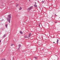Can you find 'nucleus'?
<instances>
[{"instance_id": "obj_16", "label": "nucleus", "mask_w": 60, "mask_h": 60, "mask_svg": "<svg viewBox=\"0 0 60 60\" xmlns=\"http://www.w3.org/2000/svg\"><path fill=\"white\" fill-rule=\"evenodd\" d=\"M42 3H44V1H42Z\"/></svg>"}, {"instance_id": "obj_27", "label": "nucleus", "mask_w": 60, "mask_h": 60, "mask_svg": "<svg viewBox=\"0 0 60 60\" xmlns=\"http://www.w3.org/2000/svg\"><path fill=\"white\" fill-rule=\"evenodd\" d=\"M35 4H36V3L35 2Z\"/></svg>"}, {"instance_id": "obj_11", "label": "nucleus", "mask_w": 60, "mask_h": 60, "mask_svg": "<svg viewBox=\"0 0 60 60\" xmlns=\"http://www.w3.org/2000/svg\"><path fill=\"white\" fill-rule=\"evenodd\" d=\"M34 6L35 7H37V5L36 4H35L34 5Z\"/></svg>"}, {"instance_id": "obj_14", "label": "nucleus", "mask_w": 60, "mask_h": 60, "mask_svg": "<svg viewBox=\"0 0 60 60\" xmlns=\"http://www.w3.org/2000/svg\"><path fill=\"white\" fill-rule=\"evenodd\" d=\"M19 5V4H16V7H18V6Z\"/></svg>"}, {"instance_id": "obj_29", "label": "nucleus", "mask_w": 60, "mask_h": 60, "mask_svg": "<svg viewBox=\"0 0 60 60\" xmlns=\"http://www.w3.org/2000/svg\"><path fill=\"white\" fill-rule=\"evenodd\" d=\"M29 1H30V0H29Z\"/></svg>"}, {"instance_id": "obj_3", "label": "nucleus", "mask_w": 60, "mask_h": 60, "mask_svg": "<svg viewBox=\"0 0 60 60\" xmlns=\"http://www.w3.org/2000/svg\"><path fill=\"white\" fill-rule=\"evenodd\" d=\"M33 6H32L30 7L29 8H28L30 9V10H31V9H33Z\"/></svg>"}, {"instance_id": "obj_9", "label": "nucleus", "mask_w": 60, "mask_h": 60, "mask_svg": "<svg viewBox=\"0 0 60 60\" xmlns=\"http://www.w3.org/2000/svg\"><path fill=\"white\" fill-rule=\"evenodd\" d=\"M20 34H23V32H22L21 31H20Z\"/></svg>"}, {"instance_id": "obj_8", "label": "nucleus", "mask_w": 60, "mask_h": 60, "mask_svg": "<svg viewBox=\"0 0 60 60\" xmlns=\"http://www.w3.org/2000/svg\"><path fill=\"white\" fill-rule=\"evenodd\" d=\"M58 41H59V40L58 39H57V44H58Z\"/></svg>"}, {"instance_id": "obj_5", "label": "nucleus", "mask_w": 60, "mask_h": 60, "mask_svg": "<svg viewBox=\"0 0 60 60\" xmlns=\"http://www.w3.org/2000/svg\"><path fill=\"white\" fill-rule=\"evenodd\" d=\"M5 36H6V34H4V35L2 37L3 38H4V37H5Z\"/></svg>"}, {"instance_id": "obj_18", "label": "nucleus", "mask_w": 60, "mask_h": 60, "mask_svg": "<svg viewBox=\"0 0 60 60\" xmlns=\"http://www.w3.org/2000/svg\"><path fill=\"white\" fill-rule=\"evenodd\" d=\"M13 44H11V46H13Z\"/></svg>"}, {"instance_id": "obj_13", "label": "nucleus", "mask_w": 60, "mask_h": 60, "mask_svg": "<svg viewBox=\"0 0 60 60\" xmlns=\"http://www.w3.org/2000/svg\"><path fill=\"white\" fill-rule=\"evenodd\" d=\"M40 24H41V23H39V24L38 25L39 27H40Z\"/></svg>"}, {"instance_id": "obj_6", "label": "nucleus", "mask_w": 60, "mask_h": 60, "mask_svg": "<svg viewBox=\"0 0 60 60\" xmlns=\"http://www.w3.org/2000/svg\"><path fill=\"white\" fill-rule=\"evenodd\" d=\"M30 11V9H29V8H28L27 9V11L28 12H29Z\"/></svg>"}, {"instance_id": "obj_7", "label": "nucleus", "mask_w": 60, "mask_h": 60, "mask_svg": "<svg viewBox=\"0 0 60 60\" xmlns=\"http://www.w3.org/2000/svg\"><path fill=\"white\" fill-rule=\"evenodd\" d=\"M25 38H29V37H27V36H26V35L25 36Z\"/></svg>"}, {"instance_id": "obj_1", "label": "nucleus", "mask_w": 60, "mask_h": 60, "mask_svg": "<svg viewBox=\"0 0 60 60\" xmlns=\"http://www.w3.org/2000/svg\"><path fill=\"white\" fill-rule=\"evenodd\" d=\"M7 20L8 21V22H9V23H10V21H11V19H10L8 18Z\"/></svg>"}, {"instance_id": "obj_26", "label": "nucleus", "mask_w": 60, "mask_h": 60, "mask_svg": "<svg viewBox=\"0 0 60 60\" xmlns=\"http://www.w3.org/2000/svg\"><path fill=\"white\" fill-rule=\"evenodd\" d=\"M39 38H40V39H41L40 38V37H39Z\"/></svg>"}, {"instance_id": "obj_20", "label": "nucleus", "mask_w": 60, "mask_h": 60, "mask_svg": "<svg viewBox=\"0 0 60 60\" xmlns=\"http://www.w3.org/2000/svg\"><path fill=\"white\" fill-rule=\"evenodd\" d=\"M2 20H0V21H3V20H4V19H2Z\"/></svg>"}, {"instance_id": "obj_23", "label": "nucleus", "mask_w": 60, "mask_h": 60, "mask_svg": "<svg viewBox=\"0 0 60 60\" xmlns=\"http://www.w3.org/2000/svg\"><path fill=\"white\" fill-rule=\"evenodd\" d=\"M1 41L0 40V42H1Z\"/></svg>"}, {"instance_id": "obj_10", "label": "nucleus", "mask_w": 60, "mask_h": 60, "mask_svg": "<svg viewBox=\"0 0 60 60\" xmlns=\"http://www.w3.org/2000/svg\"><path fill=\"white\" fill-rule=\"evenodd\" d=\"M5 26L6 28H7V26H8V25L7 24H5Z\"/></svg>"}, {"instance_id": "obj_22", "label": "nucleus", "mask_w": 60, "mask_h": 60, "mask_svg": "<svg viewBox=\"0 0 60 60\" xmlns=\"http://www.w3.org/2000/svg\"><path fill=\"white\" fill-rule=\"evenodd\" d=\"M57 22H55V23H56Z\"/></svg>"}, {"instance_id": "obj_28", "label": "nucleus", "mask_w": 60, "mask_h": 60, "mask_svg": "<svg viewBox=\"0 0 60 60\" xmlns=\"http://www.w3.org/2000/svg\"><path fill=\"white\" fill-rule=\"evenodd\" d=\"M55 42H53V43H55Z\"/></svg>"}, {"instance_id": "obj_24", "label": "nucleus", "mask_w": 60, "mask_h": 60, "mask_svg": "<svg viewBox=\"0 0 60 60\" xmlns=\"http://www.w3.org/2000/svg\"><path fill=\"white\" fill-rule=\"evenodd\" d=\"M55 15H56V14H55Z\"/></svg>"}, {"instance_id": "obj_19", "label": "nucleus", "mask_w": 60, "mask_h": 60, "mask_svg": "<svg viewBox=\"0 0 60 60\" xmlns=\"http://www.w3.org/2000/svg\"><path fill=\"white\" fill-rule=\"evenodd\" d=\"M29 35H30V36H31V34L30 33V34H29Z\"/></svg>"}, {"instance_id": "obj_15", "label": "nucleus", "mask_w": 60, "mask_h": 60, "mask_svg": "<svg viewBox=\"0 0 60 60\" xmlns=\"http://www.w3.org/2000/svg\"><path fill=\"white\" fill-rule=\"evenodd\" d=\"M1 29L2 30H3V31H4V28H1Z\"/></svg>"}, {"instance_id": "obj_12", "label": "nucleus", "mask_w": 60, "mask_h": 60, "mask_svg": "<svg viewBox=\"0 0 60 60\" xmlns=\"http://www.w3.org/2000/svg\"><path fill=\"white\" fill-rule=\"evenodd\" d=\"M19 10H21V9H22V8H21V7H20L19 8Z\"/></svg>"}, {"instance_id": "obj_25", "label": "nucleus", "mask_w": 60, "mask_h": 60, "mask_svg": "<svg viewBox=\"0 0 60 60\" xmlns=\"http://www.w3.org/2000/svg\"><path fill=\"white\" fill-rule=\"evenodd\" d=\"M13 58H14V57H13Z\"/></svg>"}, {"instance_id": "obj_2", "label": "nucleus", "mask_w": 60, "mask_h": 60, "mask_svg": "<svg viewBox=\"0 0 60 60\" xmlns=\"http://www.w3.org/2000/svg\"><path fill=\"white\" fill-rule=\"evenodd\" d=\"M11 14L8 15V17L9 18V19H11Z\"/></svg>"}, {"instance_id": "obj_21", "label": "nucleus", "mask_w": 60, "mask_h": 60, "mask_svg": "<svg viewBox=\"0 0 60 60\" xmlns=\"http://www.w3.org/2000/svg\"><path fill=\"white\" fill-rule=\"evenodd\" d=\"M30 36H30V35H29V36H28V37H29V38L30 37Z\"/></svg>"}, {"instance_id": "obj_4", "label": "nucleus", "mask_w": 60, "mask_h": 60, "mask_svg": "<svg viewBox=\"0 0 60 60\" xmlns=\"http://www.w3.org/2000/svg\"><path fill=\"white\" fill-rule=\"evenodd\" d=\"M20 47H21V45L19 44V49L20 48Z\"/></svg>"}, {"instance_id": "obj_17", "label": "nucleus", "mask_w": 60, "mask_h": 60, "mask_svg": "<svg viewBox=\"0 0 60 60\" xmlns=\"http://www.w3.org/2000/svg\"><path fill=\"white\" fill-rule=\"evenodd\" d=\"M34 58H35L36 59H37V58L36 57H34Z\"/></svg>"}]
</instances>
